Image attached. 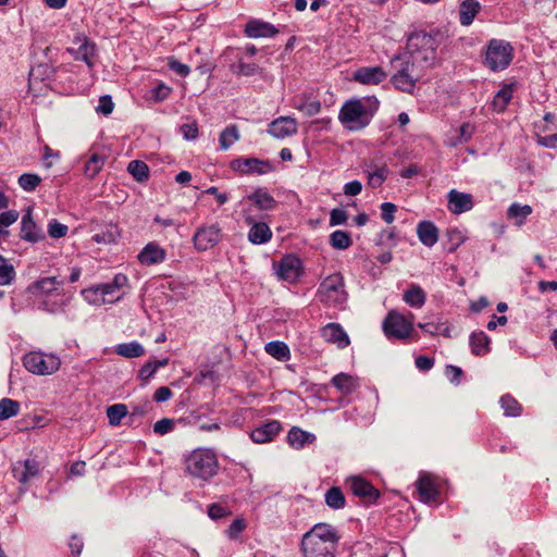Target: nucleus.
<instances>
[{
	"instance_id": "680f3d73",
	"label": "nucleus",
	"mask_w": 557,
	"mask_h": 557,
	"mask_svg": "<svg viewBox=\"0 0 557 557\" xmlns=\"http://www.w3.org/2000/svg\"><path fill=\"white\" fill-rule=\"evenodd\" d=\"M397 210V207L392 202H384L381 205V215L382 219L387 223L391 224L395 220V212Z\"/></svg>"
},
{
	"instance_id": "603ef678",
	"label": "nucleus",
	"mask_w": 557,
	"mask_h": 557,
	"mask_svg": "<svg viewBox=\"0 0 557 557\" xmlns=\"http://www.w3.org/2000/svg\"><path fill=\"white\" fill-rule=\"evenodd\" d=\"M15 276L13 265L2 256H0V285H8Z\"/></svg>"
},
{
	"instance_id": "a19ab883",
	"label": "nucleus",
	"mask_w": 557,
	"mask_h": 557,
	"mask_svg": "<svg viewBox=\"0 0 557 557\" xmlns=\"http://www.w3.org/2000/svg\"><path fill=\"white\" fill-rule=\"evenodd\" d=\"M120 237V230L114 224H109L107 226V230L102 233L95 234L92 236V240L97 244H113L115 243Z\"/></svg>"
},
{
	"instance_id": "393cba45",
	"label": "nucleus",
	"mask_w": 557,
	"mask_h": 557,
	"mask_svg": "<svg viewBox=\"0 0 557 557\" xmlns=\"http://www.w3.org/2000/svg\"><path fill=\"white\" fill-rule=\"evenodd\" d=\"M281 431V423L272 420L252 430L250 437L255 443L264 444L271 442Z\"/></svg>"
},
{
	"instance_id": "c756f323",
	"label": "nucleus",
	"mask_w": 557,
	"mask_h": 557,
	"mask_svg": "<svg viewBox=\"0 0 557 557\" xmlns=\"http://www.w3.org/2000/svg\"><path fill=\"white\" fill-rule=\"evenodd\" d=\"M71 296L66 295L62 289L59 290L58 296H49L42 299L39 304V308L50 313L61 311L70 301Z\"/></svg>"
},
{
	"instance_id": "338daca9",
	"label": "nucleus",
	"mask_w": 557,
	"mask_h": 557,
	"mask_svg": "<svg viewBox=\"0 0 557 557\" xmlns=\"http://www.w3.org/2000/svg\"><path fill=\"white\" fill-rule=\"evenodd\" d=\"M208 515L211 519L216 520L228 516L230 511L221 505L212 504L208 507Z\"/></svg>"
},
{
	"instance_id": "473e14b6",
	"label": "nucleus",
	"mask_w": 557,
	"mask_h": 557,
	"mask_svg": "<svg viewBox=\"0 0 557 557\" xmlns=\"http://www.w3.org/2000/svg\"><path fill=\"white\" fill-rule=\"evenodd\" d=\"M480 3L476 0H463L459 7V22L469 26L480 11Z\"/></svg>"
},
{
	"instance_id": "9d476101",
	"label": "nucleus",
	"mask_w": 557,
	"mask_h": 557,
	"mask_svg": "<svg viewBox=\"0 0 557 557\" xmlns=\"http://www.w3.org/2000/svg\"><path fill=\"white\" fill-rule=\"evenodd\" d=\"M223 238V232L219 223L200 225L194 236L193 244L197 251L203 252L214 248Z\"/></svg>"
},
{
	"instance_id": "8fccbe9b",
	"label": "nucleus",
	"mask_w": 557,
	"mask_h": 557,
	"mask_svg": "<svg viewBox=\"0 0 557 557\" xmlns=\"http://www.w3.org/2000/svg\"><path fill=\"white\" fill-rule=\"evenodd\" d=\"M83 298L90 305L101 306L106 302L103 292L100 286L90 287L82 290Z\"/></svg>"
},
{
	"instance_id": "5701e85b",
	"label": "nucleus",
	"mask_w": 557,
	"mask_h": 557,
	"mask_svg": "<svg viewBox=\"0 0 557 557\" xmlns=\"http://www.w3.org/2000/svg\"><path fill=\"white\" fill-rule=\"evenodd\" d=\"M74 45L77 47L69 48L67 51L73 54L76 60H82L88 66H91L95 55V46L91 45L85 36H76Z\"/></svg>"
},
{
	"instance_id": "f3484780",
	"label": "nucleus",
	"mask_w": 557,
	"mask_h": 557,
	"mask_svg": "<svg viewBox=\"0 0 557 557\" xmlns=\"http://www.w3.org/2000/svg\"><path fill=\"white\" fill-rule=\"evenodd\" d=\"M298 132V123L292 116H280L273 120L268 126V133L276 138L284 139L290 137Z\"/></svg>"
},
{
	"instance_id": "a211bd4d",
	"label": "nucleus",
	"mask_w": 557,
	"mask_h": 557,
	"mask_svg": "<svg viewBox=\"0 0 557 557\" xmlns=\"http://www.w3.org/2000/svg\"><path fill=\"white\" fill-rule=\"evenodd\" d=\"M346 483L354 495L367 502H374L379 498V491L362 476L351 475L347 478Z\"/></svg>"
},
{
	"instance_id": "58836bf2",
	"label": "nucleus",
	"mask_w": 557,
	"mask_h": 557,
	"mask_svg": "<svg viewBox=\"0 0 557 557\" xmlns=\"http://www.w3.org/2000/svg\"><path fill=\"white\" fill-rule=\"evenodd\" d=\"M265 351L280 361H285L289 359V348L283 342H270L265 345Z\"/></svg>"
},
{
	"instance_id": "cd10ccee",
	"label": "nucleus",
	"mask_w": 557,
	"mask_h": 557,
	"mask_svg": "<svg viewBox=\"0 0 557 557\" xmlns=\"http://www.w3.org/2000/svg\"><path fill=\"white\" fill-rule=\"evenodd\" d=\"M322 337L332 344L337 345L339 348H345L349 345V337L343 327L337 323H330L322 329Z\"/></svg>"
},
{
	"instance_id": "423d86ee",
	"label": "nucleus",
	"mask_w": 557,
	"mask_h": 557,
	"mask_svg": "<svg viewBox=\"0 0 557 557\" xmlns=\"http://www.w3.org/2000/svg\"><path fill=\"white\" fill-rule=\"evenodd\" d=\"M513 58V48L510 42L503 39H492L488 41L484 64L491 71L505 70Z\"/></svg>"
},
{
	"instance_id": "4d7b16f0",
	"label": "nucleus",
	"mask_w": 557,
	"mask_h": 557,
	"mask_svg": "<svg viewBox=\"0 0 557 557\" xmlns=\"http://www.w3.org/2000/svg\"><path fill=\"white\" fill-rule=\"evenodd\" d=\"M103 292L106 302L112 304L122 297V293L114 288L110 283L99 285Z\"/></svg>"
},
{
	"instance_id": "c9c22d12",
	"label": "nucleus",
	"mask_w": 557,
	"mask_h": 557,
	"mask_svg": "<svg viewBox=\"0 0 557 557\" xmlns=\"http://www.w3.org/2000/svg\"><path fill=\"white\" fill-rule=\"evenodd\" d=\"M473 129L472 125L463 123L458 129H455L454 133L448 136L446 144L450 147H456L468 143L473 134Z\"/></svg>"
},
{
	"instance_id": "0e129e2a",
	"label": "nucleus",
	"mask_w": 557,
	"mask_h": 557,
	"mask_svg": "<svg viewBox=\"0 0 557 557\" xmlns=\"http://www.w3.org/2000/svg\"><path fill=\"white\" fill-rule=\"evenodd\" d=\"M20 214L16 210H8L0 214V226L5 228L13 223H15L18 219Z\"/></svg>"
},
{
	"instance_id": "f8f14e48",
	"label": "nucleus",
	"mask_w": 557,
	"mask_h": 557,
	"mask_svg": "<svg viewBox=\"0 0 557 557\" xmlns=\"http://www.w3.org/2000/svg\"><path fill=\"white\" fill-rule=\"evenodd\" d=\"M232 170L242 174L263 175L274 170L271 162L257 158H237L231 162Z\"/></svg>"
},
{
	"instance_id": "6ab92c4d",
	"label": "nucleus",
	"mask_w": 557,
	"mask_h": 557,
	"mask_svg": "<svg viewBox=\"0 0 557 557\" xmlns=\"http://www.w3.org/2000/svg\"><path fill=\"white\" fill-rule=\"evenodd\" d=\"M387 77V73L381 66H363L354 73V81L362 85H377Z\"/></svg>"
},
{
	"instance_id": "39448f33",
	"label": "nucleus",
	"mask_w": 557,
	"mask_h": 557,
	"mask_svg": "<svg viewBox=\"0 0 557 557\" xmlns=\"http://www.w3.org/2000/svg\"><path fill=\"white\" fill-rule=\"evenodd\" d=\"M407 48L409 57L428 66L435 59V39L424 32L413 33L409 36Z\"/></svg>"
},
{
	"instance_id": "a878e982",
	"label": "nucleus",
	"mask_w": 557,
	"mask_h": 557,
	"mask_svg": "<svg viewBox=\"0 0 557 557\" xmlns=\"http://www.w3.org/2000/svg\"><path fill=\"white\" fill-rule=\"evenodd\" d=\"M416 485L419 497L422 502L429 503L435 500L438 494V488L431 474L421 473Z\"/></svg>"
},
{
	"instance_id": "5fc2aeb1",
	"label": "nucleus",
	"mask_w": 557,
	"mask_h": 557,
	"mask_svg": "<svg viewBox=\"0 0 557 557\" xmlns=\"http://www.w3.org/2000/svg\"><path fill=\"white\" fill-rule=\"evenodd\" d=\"M69 227L58 220H50L48 223V234L52 238H61L67 234Z\"/></svg>"
},
{
	"instance_id": "6e6d98bb",
	"label": "nucleus",
	"mask_w": 557,
	"mask_h": 557,
	"mask_svg": "<svg viewBox=\"0 0 557 557\" xmlns=\"http://www.w3.org/2000/svg\"><path fill=\"white\" fill-rule=\"evenodd\" d=\"M233 72L236 75L251 76L258 74L260 72V69L255 63L239 62L236 66L233 67Z\"/></svg>"
},
{
	"instance_id": "69168bd1",
	"label": "nucleus",
	"mask_w": 557,
	"mask_h": 557,
	"mask_svg": "<svg viewBox=\"0 0 557 557\" xmlns=\"http://www.w3.org/2000/svg\"><path fill=\"white\" fill-rule=\"evenodd\" d=\"M299 111L304 112L306 116H313L321 111V103L317 100L304 102V106H299Z\"/></svg>"
},
{
	"instance_id": "b1692460",
	"label": "nucleus",
	"mask_w": 557,
	"mask_h": 557,
	"mask_svg": "<svg viewBox=\"0 0 557 557\" xmlns=\"http://www.w3.org/2000/svg\"><path fill=\"white\" fill-rule=\"evenodd\" d=\"M278 33L277 28L260 20H251L246 24L245 34L249 38H270Z\"/></svg>"
},
{
	"instance_id": "20e7f679",
	"label": "nucleus",
	"mask_w": 557,
	"mask_h": 557,
	"mask_svg": "<svg viewBox=\"0 0 557 557\" xmlns=\"http://www.w3.org/2000/svg\"><path fill=\"white\" fill-rule=\"evenodd\" d=\"M373 113L360 99L346 101L338 114L341 123L349 131H360L369 125Z\"/></svg>"
},
{
	"instance_id": "aec40b11",
	"label": "nucleus",
	"mask_w": 557,
	"mask_h": 557,
	"mask_svg": "<svg viewBox=\"0 0 557 557\" xmlns=\"http://www.w3.org/2000/svg\"><path fill=\"white\" fill-rule=\"evenodd\" d=\"M33 209L27 208L21 221V238L29 243H37L45 238L42 231L37 226L32 216Z\"/></svg>"
},
{
	"instance_id": "412c9836",
	"label": "nucleus",
	"mask_w": 557,
	"mask_h": 557,
	"mask_svg": "<svg viewBox=\"0 0 557 557\" xmlns=\"http://www.w3.org/2000/svg\"><path fill=\"white\" fill-rule=\"evenodd\" d=\"M165 257V250L158 243L150 242L141 249L137 259L144 265H153L162 263Z\"/></svg>"
},
{
	"instance_id": "bb28decb",
	"label": "nucleus",
	"mask_w": 557,
	"mask_h": 557,
	"mask_svg": "<svg viewBox=\"0 0 557 557\" xmlns=\"http://www.w3.org/2000/svg\"><path fill=\"white\" fill-rule=\"evenodd\" d=\"M364 173L368 176V185L372 188L380 187L389 174L385 163L376 164L373 161L366 163Z\"/></svg>"
},
{
	"instance_id": "dca6fc26",
	"label": "nucleus",
	"mask_w": 557,
	"mask_h": 557,
	"mask_svg": "<svg viewBox=\"0 0 557 557\" xmlns=\"http://www.w3.org/2000/svg\"><path fill=\"white\" fill-rule=\"evenodd\" d=\"M41 466L39 461L34 458H27L24 461H17L12 467L13 476L23 485L39 475Z\"/></svg>"
},
{
	"instance_id": "4468645a",
	"label": "nucleus",
	"mask_w": 557,
	"mask_h": 557,
	"mask_svg": "<svg viewBox=\"0 0 557 557\" xmlns=\"http://www.w3.org/2000/svg\"><path fill=\"white\" fill-rule=\"evenodd\" d=\"M275 272L281 280L294 283L301 274V261L295 256H285L275 265Z\"/></svg>"
},
{
	"instance_id": "c03bdc74",
	"label": "nucleus",
	"mask_w": 557,
	"mask_h": 557,
	"mask_svg": "<svg viewBox=\"0 0 557 557\" xmlns=\"http://www.w3.org/2000/svg\"><path fill=\"white\" fill-rule=\"evenodd\" d=\"M325 503L332 509H341L345 506V496L339 487L333 486L325 493Z\"/></svg>"
},
{
	"instance_id": "774afa93",
	"label": "nucleus",
	"mask_w": 557,
	"mask_h": 557,
	"mask_svg": "<svg viewBox=\"0 0 557 557\" xmlns=\"http://www.w3.org/2000/svg\"><path fill=\"white\" fill-rule=\"evenodd\" d=\"M181 133L185 139L191 140L197 138L198 136V126L197 123H186L181 126Z\"/></svg>"
},
{
	"instance_id": "a18cd8bd",
	"label": "nucleus",
	"mask_w": 557,
	"mask_h": 557,
	"mask_svg": "<svg viewBox=\"0 0 557 557\" xmlns=\"http://www.w3.org/2000/svg\"><path fill=\"white\" fill-rule=\"evenodd\" d=\"M127 412V406L124 404H115L109 406L107 408V417L109 419V423L113 426L119 425Z\"/></svg>"
},
{
	"instance_id": "6e6552de",
	"label": "nucleus",
	"mask_w": 557,
	"mask_h": 557,
	"mask_svg": "<svg viewBox=\"0 0 557 557\" xmlns=\"http://www.w3.org/2000/svg\"><path fill=\"white\" fill-rule=\"evenodd\" d=\"M23 364L33 374L50 375L60 369L61 360L55 355L32 351L24 356Z\"/></svg>"
},
{
	"instance_id": "c85d7f7f",
	"label": "nucleus",
	"mask_w": 557,
	"mask_h": 557,
	"mask_svg": "<svg viewBox=\"0 0 557 557\" xmlns=\"http://www.w3.org/2000/svg\"><path fill=\"white\" fill-rule=\"evenodd\" d=\"M331 384L344 396L350 395L359 387V379L348 373H338L331 380Z\"/></svg>"
},
{
	"instance_id": "72a5a7b5",
	"label": "nucleus",
	"mask_w": 557,
	"mask_h": 557,
	"mask_svg": "<svg viewBox=\"0 0 557 557\" xmlns=\"http://www.w3.org/2000/svg\"><path fill=\"white\" fill-rule=\"evenodd\" d=\"M512 95H513V85H511V84L504 85L494 96L492 103H491L492 109L498 113L505 111L508 103L512 99Z\"/></svg>"
},
{
	"instance_id": "052dcab7",
	"label": "nucleus",
	"mask_w": 557,
	"mask_h": 557,
	"mask_svg": "<svg viewBox=\"0 0 557 557\" xmlns=\"http://www.w3.org/2000/svg\"><path fill=\"white\" fill-rule=\"evenodd\" d=\"M246 529V521L242 518L235 519L226 530L230 539H237L238 535Z\"/></svg>"
},
{
	"instance_id": "864d4df0",
	"label": "nucleus",
	"mask_w": 557,
	"mask_h": 557,
	"mask_svg": "<svg viewBox=\"0 0 557 557\" xmlns=\"http://www.w3.org/2000/svg\"><path fill=\"white\" fill-rule=\"evenodd\" d=\"M40 183V177L36 174L25 173L18 177L20 186L26 190H34Z\"/></svg>"
},
{
	"instance_id": "bf43d9fd",
	"label": "nucleus",
	"mask_w": 557,
	"mask_h": 557,
	"mask_svg": "<svg viewBox=\"0 0 557 557\" xmlns=\"http://www.w3.org/2000/svg\"><path fill=\"white\" fill-rule=\"evenodd\" d=\"M174 424V420L172 419H161L153 424V432L159 435H164L173 430Z\"/></svg>"
},
{
	"instance_id": "4be33fe9",
	"label": "nucleus",
	"mask_w": 557,
	"mask_h": 557,
	"mask_svg": "<svg viewBox=\"0 0 557 557\" xmlns=\"http://www.w3.org/2000/svg\"><path fill=\"white\" fill-rule=\"evenodd\" d=\"M448 209L455 214H460L470 211L473 208V197L471 194L461 193L451 189L448 193Z\"/></svg>"
},
{
	"instance_id": "9b49d317",
	"label": "nucleus",
	"mask_w": 557,
	"mask_h": 557,
	"mask_svg": "<svg viewBox=\"0 0 557 557\" xmlns=\"http://www.w3.org/2000/svg\"><path fill=\"white\" fill-rule=\"evenodd\" d=\"M243 216L248 225H251L248 239L255 245H260L269 242L272 237V232L268 224L263 222H257V216L252 213L251 208H243Z\"/></svg>"
},
{
	"instance_id": "de8ad7c7",
	"label": "nucleus",
	"mask_w": 557,
	"mask_h": 557,
	"mask_svg": "<svg viewBox=\"0 0 557 557\" xmlns=\"http://www.w3.org/2000/svg\"><path fill=\"white\" fill-rule=\"evenodd\" d=\"M127 170L137 182H145L148 180L149 169L148 165L143 161H131Z\"/></svg>"
},
{
	"instance_id": "2f4dec72",
	"label": "nucleus",
	"mask_w": 557,
	"mask_h": 557,
	"mask_svg": "<svg viewBox=\"0 0 557 557\" xmlns=\"http://www.w3.org/2000/svg\"><path fill=\"white\" fill-rule=\"evenodd\" d=\"M532 212L533 209L531 206L513 202L507 209V218L511 220L516 226H522Z\"/></svg>"
},
{
	"instance_id": "2eb2a0df",
	"label": "nucleus",
	"mask_w": 557,
	"mask_h": 557,
	"mask_svg": "<svg viewBox=\"0 0 557 557\" xmlns=\"http://www.w3.org/2000/svg\"><path fill=\"white\" fill-rule=\"evenodd\" d=\"M244 208H257L260 211H270L275 209L276 200L264 188H257L253 193L243 198Z\"/></svg>"
},
{
	"instance_id": "3c124183",
	"label": "nucleus",
	"mask_w": 557,
	"mask_h": 557,
	"mask_svg": "<svg viewBox=\"0 0 557 557\" xmlns=\"http://www.w3.org/2000/svg\"><path fill=\"white\" fill-rule=\"evenodd\" d=\"M330 243L333 248L344 250L351 245V238L345 231H335L330 236Z\"/></svg>"
},
{
	"instance_id": "09e8293b",
	"label": "nucleus",
	"mask_w": 557,
	"mask_h": 557,
	"mask_svg": "<svg viewBox=\"0 0 557 557\" xmlns=\"http://www.w3.org/2000/svg\"><path fill=\"white\" fill-rule=\"evenodd\" d=\"M500 406L507 417H518L521 414V405L510 395H505L500 398Z\"/></svg>"
},
{
	"instance_id": "4c0bfd02",
	"label": "nucleus",
	"mask_w": 557,
	"mask_h": 557,
	"mask_svg": "<svg viewBox=\"0 0 557 557\" xmlns=\"http://www.w3.org/2000/svg\"><path fill=\"white\" fill-rule=\"evenodd\" d=\"M115 352L124 358H136L145 354V348L138 342H129L117 345Z\"/></svg>"
},
{
	"instance_id": "f03ea898",
	"label": "nucleus",
	"mask_w": 557,
	"mask_h": 557,
	"mask_svg": "<svg viewBox=\"0 0 557 557\" xmlns=\"http://www.w3.org/2000/svg\"><path fill=\"white\" fill-rule=\"evenodd\" d=\"M395 73L392 76L393 85L404 91L412 92L416 83L422 77L428 65L420 63L408 54L397 57L392 61Z\"/></svg>"
},
{
	"instance_id": "49530a36",
	"label": "nucleus",
	"mask_w": 557,
	"mask_h": 557,
	"mask_svg": "<svg viewBox=\"0 0 557 557\" xmlns=\"http://www.w3.org/2000/svg\"><path fill=\"white\" fill-rule=\"evenodd\" d=\"M104 159L98 154H92L84 165V174L88 178H94L102 169Z\"/></svg>"
},
{
	"instance_id": "ea45409f",
	"label": "nucleus",
	"mask_w": 557,
	"mask_h": 557,
	"mask_svg": "<svg viewBox=\"0 0 557 557\" xmlns=\"http://www.w3.org/2000/svg\"><path fill=\"white\" fill-rule=\"evenodd\" d=\"M404 300L411 307L420 308L425 302V293L420 286H412L404 294Z\"/></svg>"
},
{
	"instance_id": "1a4fd4ad",
	"label": "nucleus",
	"mask_w": 557,
	"mask_h": 557,
	"mask_svg": "<svg viewBox=\"0 0 557 557\" xmlns=\"http://www.w3.org/2000/svg\"><path fill=\"white\" fill-rule=\"evenodd\" d=\"M383 331L388 338L406 339L413 333V314L408 318L393 310L383 321Z\"/></svg>"
},
{
	"instance_id": "e433bc0d",
	"label": "nucleus",
	"mask_w": 557,
	"mask_h": 557,
	"mask_svg": "<svg viewBox=\"0 0 557 557\" xmlns=\"http://www.w3.org/2000/svg\"><path fill=\"white\" fill-rule=\"evenodd\" d=\"M470 347L474 355H484L490 350V338L484 332H475L470 336Z\"/></svg>"
},
{
	"instance_id": "7ed1b4c3",
	"label": "nucleus",
	"mask_w": 557,
	"mask_h": 557,
	"mask_svg": "<svg viewBox=\"0 0 557 557\" xmlns=\"http://www.w3.org/2000/svg\"><path fill=\"white\" fill-rule=\"evenodd\" d=\"M219 468L215 454L206 448H198L185 459V469L194 478L208 480L216 474Z\"/></svg>"
},
{
	"instance_id": "e2e57ef3",
	"label": "nucleus",
	"mask_w": 557,
	"mask_h": 557,
	"mask_svg": "<svg viewBox=\"0 0 557 557\" xmlns=\"http://www.w3.org/2000/svg\"><path fill=\"white\" fill-rule=\"evenodd\" d=\"M114 103L110 96H102L99 99V104L96 108L98 113H102L104 115L110 114L113 111Z\"/></svg>"
},
{
	"instance_id": "37998d69",
	"label": "nucleus",
	"mask_w": 557,
	"mask_h": 557,
	"mask_svg": "<svg viewBox=\"0 0 557 557\" xmlns=\"http://www.w3.org/2000/svg\"><path fill=\"white\" fill-rule=\"evenodd\" d=\"M239 139V132L237 126L231 125L222 131L220 134V147L222 150H227L234 143Z\"/></svg>"
},
{
	"instance_id": "f257e3e1",
	"label": "nucleus",
	"mask_w": 557,
	"mask_h": 557,
	"mask_svg": "<svg viewBox=\"0 0 557 557\" xmlns=\"http://www.w3.org/2000/svg\"><path fill=\"white\" fill-rule=\"evenodd\" d=\"M338 541L339 535L333 525L317 523L302 536V557H334Z\"/></svg>"
},
{
	"instance_id": "7c9ffc66",
	"label": "nucleus",
	"mask_w": 557,
	"mask_h": 557,
	"mask_svg": "<svg viewBox=\"0 0 557 557\" xmlns=\"http://www.w3.org/2000/svg\"><path fill=\"white\" fill-rule=\"evenodd\" d=\"M417 234L420 242L426 247H432L438 240V231L437 227L428 221H423L418 224Z\"/></svg>"
},
{
	"instance_id": "13d9d810",
	"label": "nucleus",
	"mask_w": 557,
	"mask_h": 557,
	"mask_svg": "<svg viewBox=\"0 0 557 557\" xmlns=\"http://www.w3.org/2000/svg\"><path fill=\"white\" fill-rule=\"evenodd\" d=\"M172 91V88L168 85L160 83L157 87L151 90V97L156 102L165 100Z\"/></svg>"
},
{
	"instance_id": "ddd939ff",
	"label": "nucleus",
	"mask_w": 557,
	"mask_h": 557,
	"mask_svg": "<svg viewBox=\"0 0 557 557\" xmlns=\"http://www.w3.org/2000/svg\"><path fill=\"white\" fill-rule=\"evenodd\" d=\"M62 284L55 276L44 277L29 285L28 292L40 302L46 297L58 296Z\"/></svg>"
},
{
	"instance_id": "0eeeda50",
	"label": "nucleus",
	"mask_w": 557,
	"mask_h": 557,
	"mask_svg": "<svg viewBox=\"0 0 557 557\" xmlns=\"http://www.w3.org/2000/svg\"><path fill=\"white\" fill-rule=\"evenodd\" d=\"M319 299L329 306L343 305L347 299L342 274L334 273L325 277L318 289Z\"/></svg>"
},
{
	"instance_id": "f704fd0d",
	"label": "nucleus",
	"mask_w": 557,
	"mask_h": 557,
	"mask_svg": "<svg viewBox=\"0 0 557 557\" xmlns=\"http://www.w3.org/2000/svg\"><path fill=\"white\" fill-rule=\"evenodd\" d=\"M315 436L299 428H293L287 435V442L296 449L302 448L307 443H312Z\"/></svg>"
},
{
	"instance_id": "79ce46f5",
	"label": "nucleus",
	"mask_w": 557,
	"mask_h": 557,
	"mask_svg": "<svg viewBox=\"0 0 557 557\" xmlns=\"http://www.w3.org/2000/svg\"><path fill=\"white\" fill-rule=\"evenodd\" d=\"M21 409L20 403L11 398H2L0 400V420H7L18 414Z\"/></svg>"
}]
</instances>
